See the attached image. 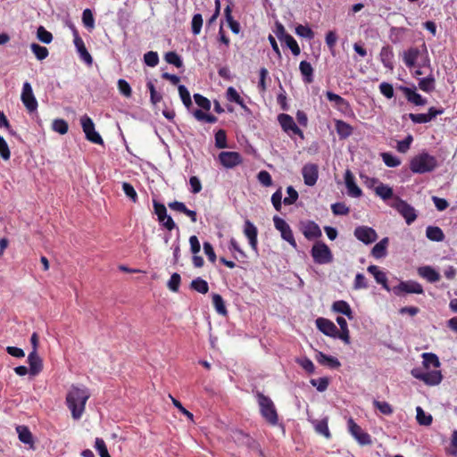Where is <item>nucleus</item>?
Returning <instances> with one entry per match:
<instances>
[{
    "mask_svg": "<svg viewBox=\"0 0 457 457\" xmlns=\"http://www.w3.org/2000/svg\"><path fill=\"white\" fill-rule=\"evenodd\" d=\"M89 397L90 393L85 386H71L66 395V404L74 420H79L82 417Z\"/></svg>",
    "mask_w": 457,
    "mask_h": 457,
    "instance_id": "obj_1",
    "label": "nucleus"
},
{
    "mask_svg": "<svg viewBox=\"0 0 457 457\" xmlns=\"http://www.w3.org/2000/svg\"><path fill=\"white\" fill-rule=\"evenodd\" d=\"M256 398L262 417L269 425L276 426L278 423V415L272 400L261 392L256 393Z\"/></svg>",
    "mask_w": 457,
    "mask_h": 457,
    "instance_id": "obj_2",
    "label": "nucleus"
},
{
    "mask_svg": "<svg viewBox=\"0 0 457 457\" xmlns=\"http://www.w3.org/2000/svg\"><path fill=\"white\" fill-rule=\"evenodd\" d=\"M436 167V158L425 152L415 155L410 162V169L413 173L424 174L434 170Z\"/></svg>",
    "mask_w": 457,
    "mask_h": 457,
    "instance_id": "obj_3",
    "label": "nucleus"
},
{
    "mask_svg": "<svg viewBox=\"0 0 457 457\" xmlns=\"http://www.w3.org/2000/svg\"><path fill=\"white\" fill-rule=\"evenodd\" d=\"M311 254L314 262L318 264H328L333 261L331 250L321 241H318L312 245Z\"/></svg>",
    "mask_w": 457,
    "mask_h": 457,
    "instance_id": "obj_4",
    "label": "nucleus"
},
{
    "mask_svg": "<svg viewBox=\"0 0 457 457\" xmlns=\"http://www.w3.org/2000/svg\"><path fill=\"white\" fill-rule=\"evenodd\" d=\"M390 206L395 209L405 220L408 225H411L417 219V213L414 207L399 196H395Z\"/></svg>",
    "mask_w": 457,
    "mask_h": 457,
    "instance_id": "obj_5",
    "label": "nucleus"
},
{
    "mask_svg": "<svg viewBox=\"0 0 457 457\" xmlns=\"http://www.w3.org/2000/svg\"><path fill=\"white\" fill-rule=\"evenodd\" d=\"M80 124L83 129V132L85 133L86 138L90 141L91 143L97 144V145H103L104 140L100 134L96 131L95 129V124L93 122V120L87 116L83 115L80 118Z\"/></svg>",
    "mask_w": 457,
    "mask_h": 457,
    "instance_id": "obj_6",
    "label": "nucleus"
},
{
    "mask_svg": "<svg viewBox=\"0 0 457 457\" xmlns=\"http://www.w3.org/2000/svg\"><path fill=\"white\" fill-rule=\"evenodd\" d=\"M411 374L415 378L423 381L428 386H436L440 384L443 379L442 373L438 370L430 371L412 370Z\"/></svg>",
    "mask_w": 457,
    "mask_h": 457,
    "instance_id": "obj_7",
    "label": "nucleus"
},
{
    "mask_svg": "<svg viewBox=\"0 0 457 457\" xmlns=\"http://www.w3.org/2000/svg\"><path fill=\"white\" fill-rule=\"evenodd\" d=\"M347 428L349 433L360 445H368L372 443L370 436L367 432L363 431L353 418H349L347 420Z\"/></svg>",
    "mask_w": 457,
    "mask_h": 457,
    "instance_id": "obj_8",
    "label": "nucleus"
},
{
    "mask_svg": "<svg viewBox=\"0 0 457 457\" xmlns=\"http://www.w3.org/2000/svg\"><path fill=\"white\" fill-rule=\"evenodd\" d=\"M273 222L276 229L280 232L281 237L285 241H287L291 246L296 248L297 244L294 237V234L290 226L282 218L278 216L273 217Z\"/></svg>",
    "mask_w": 457,
    "mask_h": 457,
    "instance_id": "obj_9",
    "label": "nucleus"
},
{
    "mask_svg": "<svg viewBox=\"0 0 457 457\" xmlns=\"http://www.w3.org/2000/svg\"><path fill=\"white\" fill-rule=\"evenodd\" d=\"M278 121L281 126L282 129L287 133H293L294 135L299 136L301 139L304 138L303 132L295 124L292 116L287 113H280L278 115Z\"/></svg>",
    "mask_w": 457,
    "mask_h": 457,
    "instance_id": "obj_10",
    "label": "nucleus"
},
{
    "mask_svg": "<svg viewBox=\"0 0 457 457\" xmlns=\"http://www.w3.org/2000/svg\"><path fill=\"white\" fill-rule=\"evenodd\" d=\"M154 213L158 217V220L162 226L169 231L173 230L176 228V224L172 218L167 214V209L163 204L154 200L153 202Z\"/></svg>",
    "mask_w": 457,
    "mask_h": 457,
    "instance_id": "obj_11",
    "label": "nucleus"
},
{
    "mask_svg": "<svg viewBox=\"0 0 457 457\" xmlns=\"http://www.w3.org/2000/svg\"><path fill=\"white\" fill-rule=\"evenodd\" d=\"M218 160L226 169H233L243 162V157L237 152H220Z\"/></svg>",
    "mask_w": 457,
    "mask_h": 457,
    "instance_id": "obj_12",
    "label": "nucleus"
},
{
    "mask_svg": "<svg viewBox=\"0 0 457 457\" xmlns=\"http://www.w3.org/2000/svg\"><path fill=\"white\" fill-rule=\"evenodd\" d=\"M21 99L29 112H34L37 108V101L34 96L32 87L29 82L23 84Z\"/></svg>",
    "mask_w": 457,
    "mask_h": 457,
    "instance_id": "obj_13",
    "label": "nucleus"
},
{
    "mask_svg": "<svg viewBox=\"0 0 457 457\" xmlns=\"http://www.w3.org/2000/svg\"><path fill=\"white\" fill-rule=\"evenodd\" d=\"M394 292L397 295H401L403 293L406 294H418L421 295L424 293L422 286L416 281H402L394 288Z\"/></svg>",
    "mask_w": 457,
    "mask_h": 457,
    "instance_id": "obj_14",
    "label": "nucleus"
},
{
    "mask_svg": "<svg viewBox=\"0 0 457 457\" xmlns=\"http://www.w3.org/2000/svg\"><path fill=\"white\" fill-rule=\"evenodd\" d=\"M300 229L308 240L317 239L322 236L320 228L313 220L301 221Z\"/></svg>",
    "mask_w": 457,
    "mask_h": 457,
    "instance_id": "obj_15",
    "label": "nucleus"
},
{
    "mask_svg": "<svg viewBox=\"0 0 457 457\" xmlns=\"http://www.w3.org/2000/svg\"><path fill=\"white\" fill-rule=\"evenodd\" d=\"M302 175L304 184L312 187L316 184L319 178V167L315 163H307L302 169Z\"/></svg>",
    "mask_w": 457,
    "mask_h": 457,
    "instance_id": "obj_16",
    "label": "nucleus"
},
{
    "mask_svg": "<svg viewBox=\"0 0 457 457\" xmlns=\"http://www.w3.org/2000/svg\"><path fill=\"white\" fill-rule=\"evenodd\" d=\"M354 236L362 243L369 245L377 240L378 235L376 231L370 227L360 226L354 229Z\"/></svg>",
    "mask_w": 457,
    "mask_h": 457,
    "instance_id": "obj_17",
    "label": "nucleus"
},
{
    "mask_svg": "<svg viewBox=\"0 0 457 457\" xmlns=\"http://www.w3.org/2000/svg\"><path fill=\"white\" fill-rule=\"evenodd\" d=\"M399 89L403 93L409 103H411L416 106H423L427 104V99L417 92L416 87L411 88L401 86Z\"/></svg>",
    "mask_w": 457,
    "mask_h": 457,
    "instance_id": "obj_18",
    "label": "nucleus"
},
{
    "mask_svg": "<svg viewBox=\"0 0 457 457\" xmlns=\"http://www.w3.org/2000/svg\"><path fill=\"white\" fill-rule=\"evenodd\" d=\"M244 234L247 237L249 241V245L251 248L257 252L258 251V229L255 225L251 222L249 220L245 221L244 225Z\"/></svg>",
    "mask_w": 457,
    "mask_h": 457,
    "instance_id": "obj_19",
    "label": "nucleus"
},
{
    "mask_svg": "<svg viewBox=\"0 0 457 457\" xmlns=\"http://www.w3.org/2000/svg\"><path fill=\"white\" fill-rule=\"evenodd\" d=\"M74 35V45L77 48V51L79 54L80 58L87 64L91 65L93 62V58L91 54L87 50L83 39L79 37L77 29H73Z\"/></svg>",
    "mask_w": 457,
    "mask_h": 457,
    "instance_id": "obj_20",
    "label": "nucleus"
},
{
    "mask_svg": "<svg viewBox=\"0 0 457 457\" xmlns=\"http://www.w3.org/2000/svg\"><path fill=\"white\" fill-rule=\"evenodd\" d=\"M345 182L347 188V193L352 197H360L362 195L361 189L357 186L354 180V176L350 170L345 173Z\"/></svg>",
    "mask_w": 457,
    "mask_h": 457,
    "instance_id": "obj_21",
    "label": "nucleus"
},
{
    "mask_svg": "<svg viewBox=\"0 0 457 457\" xmlns=\"http://www.w3.org/2000/svg\"><path fill=\"white\" fill-rule=\"evenodd\" d=\"M316 326L326 336L334 337L337 334V326L328 319L318 318L316 320Z\"/></svg>",
    "mask_w": 457,
    "mask_h": 457,
    "instance_id": "obj_22",
    "label": "nucleus"
},
{
    "mask_svg": "<svg viewBox=\"0 0 457 457\" xmlns=\"http://www.w3.org/2000/svg\"><path fill=\"white\" fill-rule=\"evenodd\" d=\"M28 363L29 365V374L37 376L43 370V361L37 354V352L31 351L28 356Z\"/></svg>",
    "mask_w": 457,
    "mask_h": 457,
    "instance_id": "obj_23",
    "label": "nucleus"
},
{
    "mask_svg": "<svg viewBox=\"0 0 457 457\" xmlns=\"http://www.w3.org/2000/svg\"><path fill=\"white\" fill-rule=\"evenodd\" d=\"M326 97L329 102H333L335 107L341 112H345L350 109L348 101L334 92L327 91Z\"/></svg>",
    "mask_w": 457,
    "mask_h": 457,
    "instance_id": "obj_24",
    "label": "nucleus"
},
{
    "mask_svg": "<svg viewBox=\"0 0 457 457\" xmlns=\"http://www.w3.org/2000/svg\"><path fill=\"white\" fill-rule=\"evenodd\" d=\"M418 273L420 277L427 279L429 283L437 282L441 278L439 272H437L431 266H423L419 268Z\"/></svg>",
    "mask_w": 457,
    "mask_h": 457,
    "instance_id": "obj_25",
    "label": "nucleus"
},
{
    "mask_svg": "<svg viewBox=\"0 0 457 457\" xmlns=\"http://www.w3.org/2000/svg\"><path fill=\"white\" fill-rule=\"evenodd\" d=\"M335 127L340 139L349 137L353 132V128L349 123L342 120H336Z\"/></svg>",
    "mask_w": 457,
    "mask_h": 457,
    "instance_id": "obj_26",
    "label": "nucleus"
},
{
    "mask_svg": "<svg viewBox=\"0 0 457 457\" xmlns=\"http://www.w3.org/2000/svg\"><path fill=\"white\" fill-rule=\"evenodd\" d=\"M332 311L337 313L345 315L349 320L353 319V313L349 303L344 300L334 302L332 304Z\"/></svg>",
    "mask_w": 457,
    "mask_h": 457,
    "instance_id": "obj_27",
    "label": "nucleus"
},
{
    "mask_svg": "<svg viewBox=\"0 0 457 457\" xmlns=\"http://www.w3.org/2000/svg\"><path fill=\"white\" fill-rule=\"evenodd\" d=\"M316 360L320 364L327 365L332 369H337L341 366L340 361L336 357L327 355L322 352L317 353Z\"/></svg>",
    "mask_w": 457,
    "mask_h": 457,
    "instance_id": "obj_28",
    "label": "nucleus"
},
{
    "mask_svg": "<svg viewBox=\"0 0 457 457\" xmlns=\"http://www.w3.org/2000/svg\"><path fill=\"white\" fill-rule=\"evenodd\" d=\"M367 270L374 276L378 284L382 285L384 288L389 290L387 286V278L385 272L381 271L376 265H370Z\"/></svg>",
    "mask_w": 457,
    "mask_h": 457,
    "instance_id": "obj_29",
    "label": "nucleus"
},
{
    "mask_svg": "<svg viewBox=\"0 0 457 457\" xmlns=\"http://www.w3.org/2000/svg\"><path fill=\"white\" fill-rule=\"evenodd\" d=\"M419 88L425 93H431L436 88V79L433 74L419 79Z\"/></svg>",
    "mask_w": 457,
    "mask_h": 457,
    "instance_id": "obj_30",
    "label": "nucleus"
},
{
    "mask_svg": "<svg viewBox=\"0 0 457 457\" xmlns=\"http://www.w3.org/2000/svg\"><path fill=\"white\" fill-rule=\"evenodd\" d=\"M375 194L379 196L382 200L386 201L395 196L394 195V191L391 187L388 185L378 183L377 187L374 188Z\"/></svg>",
    "mask_w": 457,
    "mask_h": 457,
    "instance_id": "obj_31",
    "label": "nucleus"
},
{
    "mask_svg": "<svg viewBox=\"0 0 457 457\" xmlns=\"http://www.w3.org/2000/svg\"><path fill=\"white\" fill-rule=\"evenodd\" d=\"M299 70L305 83L310 84L313 81V68L307 61H302L299 64Z\"/></svg>",
    "mask_w": 457,
    "mask_h": 457,
    "instance_id": "obj_32",
    "label": "nucleus"
},
{
    "mask_svg": "<svg viewBox=\"0 0 457 457\" xmlns=\"http://www.w3.org/2000/svg\"><path fill=\"white\" fill-rule=\"evenodd\" d=\"M380 61L383 63V65L392 70L394 68L393 66V58H394V53L390 46H383L380 50Z\"/></svg>",
    "mask_w": 457,
    "mask_h": 457,
    "instance_id": "obj_33",
    "label": "nucleus"
},
{
    "mask_svg": "<svg viewBox=\"0 0 457 457\" xmlns=\"http://www.w3.org/2000/svg\"><path fill=\"white\" fill-rule=\"evenodd\" d=\"M420 52L417 47H411L403 53V62L408 68H412Z\"/></svg>",
    "mask_w": 457,
    "mask_h": 457,
    "instance_id": "obj_34",
    "label": "nucleus"
},
{
    "mask_svg": "<svg viewBox=\"0 0 457 457\" xmlns=\"http://www.w3.org/2000/svg\"><path fill=\"white\" fill-rule=\"evenodd\" d=\"M426 237L434 242H442L445 237L444 231L437 226H428L426 229Z\"/></svg>",
    "mask_w": 457,
    "mask_h": 457,
    "instance_id": "obj_35",
    "label": "nucleus"
},
{
    "mask_svg": "<svg viewBox=\"0 0 457 457\" xmlns=\"http://www.w3.org/2000/svg\"><path fill=\"white\" fill-rule=\"evenodd\" d=\"M388 245V238L385 237L377 243L371 251L373 257L379 259L386 255V247Z\"/></svg>",
    "mask_w": 457,
    "mask_h": 457,
    "instance_id": "obj_36",
    "label": "nucleus"
},
{
    "mask_svg": "<svg viewBox=\"0 0 457 457\" xmlns=\"http://www.w3.org/2000/svg\"><path fill=\"white\" fill-rule=\"evenodd\" d=\"M193 116L198 121L207 122V123H216L218 121V118L211 113H207L201 109H196L193 112Z\"/></svg>",
    "mask_w": 457,
    "mask_h": 457,
    "instance_id": "obj_37",
    "label": "nucleus"
},
{
    "mask_svg": "<svg viewBox=\"0 0 457 457\" xmlns=\"http://www.w3.org/2000/svg\"><path fill=\"white\" fill-rule=\"evenodd\" d=\"M212 304L216 312L223 316H226L228 314V310L225 305V302L222 298V296L219 294H212Z\"/></svg>",
    "mask_w": 457,
    "mask_h": 457,
    "instance_id": "obj_38",
    "label": "nucleus"
},
{
    "mask_svg": "<svg viewBox=\"0 0 457 457\" xmlns=\"http://www.w3.org/2000/svg\"><path fill=\"white\" fill-rule=\"evenodd\" d=\"M227 99L229 102L237 104L245 110L247 109V106L245 104L243 98L240 96L238 92L233 87H229L227 89Z\"/></svg>",
    "mask_w": 457,
    "mask_h": 457,
    "instance_id": "obj_39",
    "label": "nucleus"
},
{
    "mask_svg": "<svg viewBox=\"0 0 457 457\" xmlns=\"http://www.w3.org/2000/svg\"><path fill=\"white\" fill-rule=\"evenodd\" d=\"M190 288L201 294H207L209 291V285L207 281L201 278H196L191 281Z\"/></svg>",
    "mask_w": 457,
    "mask_h": 457,
    "instance_id": "obj_40",
    "label": "nucleus"
},
{
    "mask_svg": "<svg viewBox=\"0 0 457 457\" xmlns=\"http://www.w3.org/2000/svg\"><path fill=\"white\" fill-rule=\"evenodd\" d=\"M30 49L39 61H43L49 54L48 49L46 46H42L37 43H32L30 45Z\"/></svg>",
    "mask_w": 457,
    "mask_h": 457,
    "instance_id": "obj_41",
    "label": "nucleus"
},
{
    "mask_svg": "<svg viewBox=\"0 0 457 457\" xmlns=\"http://www.w3.org/2000/svg\"><path fill=\"white\" fill-rule=\"evenodd\" d=\"M423 358V364L426 368H428L429 366H433L435 368L440 367V361L438 357L432 353H424L422 354Z\"/></svg>",
    "mask_w": 457,
    "mask_h": 457,
    "instance_id": "obj_42",
    "label": "nucleus"
},
{
    "mask_svg": "<svg viewBox=\"0 0 457 457\" xmlns=\"http://www.w3.org/2000/svg\"><path fill=\"white\" fill-rule=\"evenodd\" d=\"M215 146L218 149H224L228 147L227 143V133L224 129H219L214 136Z\"/></svg>",
    "mask_w": 457,
    "mask_h": 457,
    "instance_id": "obj_43",
    "label": "nucleus"
},
{
    "mask_svg": "<svg viewBox=\"0 0 457 457\" xmlns=\"http://www.w3.org/2000/svg\"><path fill=\"white\" fill-rule=\"evenodd\" d=\"M17 431L19 434V439L24 444H32L33 436L31 432L27 427L20 426L17 428Z\"/></svg>",
    "mask_w": 457,
    "mask_h": 457,
    "instance_id": "obj_44",
    "label": "nucleus"
},
{
    "mask_svg": "<svg viewBox=\"0 0 457 457\" xmlns=\"http://www.w3.org/2000/svg\"><path fill=\"white\" fill-rule=\"evenodd\" d=\"M416 419L420 425L428 426L432 423V416L430 414H426L423 409L420 406L416 408Z\"/></svg>",
    "mask_w": 457,
    "mask_h": 457,
    "instance_id": "obj_45",
    "label": "nucleus"
},
{
    "mask_svg": "<svg viewBox=\"0 0 457 457\" xmlns=\"http://www.w3.org/2000/svg\"><path fill=\"white\" fill-rule=\"evenodd\" d=\"M164 59L168 63L172 64L177 68H180L183 66V62L180 56L176 52L170 51L166 53L164 55Z\"/></svg>",
    "mask_w": 457,
    "mask_h": 457,
    "instance_id": "obj_46",
    "label": "nucleus"
},
{
    "mask_svg": "<svg viewBox=\"0 0 457 457\" xmlns=\"http://www.w3.org/2000/svg\"><path fill=\"white\" fill-rule=\"evenodd\" d=\"M178 89L182 103L187 109H189L192 106V100L189 91L184 85H179Z\"/></svg>",
    "mask_w": 457,
    "mask_h": 457,
    "instance_id": "obj_47",
    "label": "nucleus"
},
{
    "mask_svg": "<svg viewBox=\"0 0 457 457\" xmlns=\"http://www.w3.org/2000/svg\"><path fill=\"white\" fill-rule=\"evenodd\" d=\"M52 129L54 131L64 135L68 132L69 125L66 120L62 119H56L53 121Z\"/></svg>",
    "mask_w": 457,
    "mask_h": 457,
    "instance_id": "obj_48",
    "label": "nucleus"
},
{
    "mask_svg": "<svg viewBox=\"0 0 457 457\" xmlns=\"http://www.w3.org/2000/svg\"><path fill=\"white\" fill-rule=\"evenodd\" d=\"M381 157L387 167L395 168L401 164L400 159L390 153H382Z\"/></svg>",
    "mask_w": 457,
    "mask_h": 457,
    "instance_id": "obj_49",
    "label": "nucleus"
},
{
    "mask_svg": "<svg viewBox=\"0 0 457 457\" xmlns=\"http://www.w3.org/2000/svg\"><path fill=\"white\" fill-rule=\"evenodd\" d=\"M315 430H316L317 433L324 436L328 439L331 437V434H330V431L328 429V420L327 419H323L321 420H319L317 422V424L315 425Z\"/></svg>",
    "mask_w": 457,
    "mask_h": 457,
    "instance_id": "obj_50",
    "label": "nucleus"
},
{
    "mask_svg": "<svg viewBox=\"0 0 457 457\" xmlns=\"http://www.w3.org/2000/svg\"><path fill=\"white\" fill-rule=\"evenodd\" d=\"M194 99H195V104L201 108L202 111H210L211 107H212V104H211V101L200 95V94H195L194 95Z\"/></svg>",
    "mask_w": 457,
    "mask_h": 457,
    "instance_id": "obj_51",
    "label": "nucleus"
},
{
    "mask_svg": "<svg viewBox=\"0 0 457 457\" xmlns=\"http://www.w3.org/2000/svg\"><path fill=\"white\" fill-rule=\"evenodd\" d=\"M203 27V16L200 13H195L191 21L192 33L196 36L199 35Z\"/></svg>",
    "mask_w": 457,
    "mask_h": 457,
    "instance_id": "obj_52",
    "label": "nucleus"
},
{
    "mask_svg": "<svg viewBox=\"0 0 457 457\" xmlns=\"http://www.w3.org/2000/svg\"><path fill=\"white\" fill-rule=\"evenodd\" d=\"M94 447L98 452L100 457H111L108 453L106 444L103 438L96 437Z\"/></svg>",
    "mask_w": 457,
    "mask_h": 457,
    "instance_id": "obj_53",
    "label": "nucleus"
},
{
    "mask_svg": "<svg viewBox=\"0 0 457 457\" xmlns=\"http://www.w3.org/2000/svg\"><path fill=\"white\" fill-rule=\"evenodd\" d=\"M122 190L124 192V194L133 202V203H137V194L134 188V187L129 183V182H123L122 183Z\"/></svg>",
    "mask_w": 457,
    "mask_h": 457,
    "instance_id": "obj_54",
    "label": "nucleus"
},
{
    "mask_svg": "<svg viewBox=\"0 0 457 457\" xmlns=\"http://www.w3.org/2000/svg\"><path fill=\"white\" fill-rule=\"evenodd\" d=\"M373 405L382 414H385V415H391L394 411L392 406L387 402H381V401L374 400Z\"/></svg>",
    "mask_w": 457,
    "mask_h": 457,
    "instance_id": "obj_55",
    "label": "nucleus"
},
{
    "mask_svg": "<svg viewBox=\"0 0 457 457\" xmlns=\"http://www.w3.org/2000/svg\"><path fill=\"white\" fill-rule=\"evenodd\" d=\"M82 22L89 29L95 27V19L90 9H85L82 13Z\"/></svg>",
    "mask_w": 457,
    "mask_h": 457,
    "instance_id": "obj_56",
    "label": "nucleus"
},
{
    "mask_svg": "<svg viewBox=\"0 0 457 457\" xmlns=\"http://www.w3.org/2000/svg\"><path fill=\"white\" fill-rule=\"evenodd\" d=\"M120 93L125 97H130L132 96V89L127 80L120 79L117 83Z\"/></svg>",
    "mask_w": 457,
    "mask_h": 457,
    "instance_id": "obj_57",
    "label": "nucleus"
},
{
    "mask_svg": "<svg viewBox=\"0 0 457 457\" xmlns=\"http://www.w3.org/2000/svg\"><path fill=\"white\" fill-rule=\"evenodd\" d=\"M287 46L291 50L292 54L295 56L299 55L301 53V49L296 42V40L291 36L286 37L283 40Z\"/></svg>",
    "mask_w": 457,
    "mask_h": 457,
    "instance_id": "obj_58",
    "label": "nucleus"
},
{
    "mask_svg": "<svg viewBox=\"0 0 457 457\" xmlns=\"http://www.w3.org/2000/svg\"><path fill=\"white\" fill-rule=\"evenodd\" d=\"M295 33L297 36L307 39H312L314 37V33L310 27L301 24L296 26Z\"/></svg>",
    "mask_w": 457,
    "mask_h": 457,
    "instance_id": "obj_59",
    "label": "nucleus"
},
{
    "mask_svg": "<svg viewBox=\"0 0 457 457\" xmlns=\"http://www.w3.org/2000/svg\"><path fill=\"white\" fill-rule=\"evenodd\" d=\"M287 193L288 194V196L283 199L284 204L291 205L295 204L299 196L298 192L292 186H289L287 187Z\"/></svg>",
    "mask_w": 457,
    "mask_h": 457,
    "instance_id": "obj_60",
    "label": "nucleus"
},
{
    "mask_svg": "<svg viewBox=\"0 0 457 457\" xmlns=\"http://www.w3.org/2000/svg\"><path fill=\"white\" fill-rule=\"evenodd\" d=\"M37 37L41 42L45 44H49L53 40L52 33L47 31L43 26H40L37 29Z\"/></svg>",
    "mask_w": 457,
    "mask_h": 457,
    "instance_id": "obj_61",
    "label": "nucleus"
},
{
    "mask_svg": "<svg viewBox=\"0 0 457 457\" xmlns=\"http://www.w3.org/2000/svg\"><path fill=\"white\" fill-rule=\"evenodd\" d=\"M311 384L317 388L319 392H324L329 384V379L326 377L320 378L318 379H311Z\"/></svg>",
    "mask_w": 457,
    "mask_h": 457,
    "instance_id": "obj_62",
    "label": "nucleus"
},
{
    "mask_svg": "<svg viewBox=\"0 0 457 457\" xmlns=\"http://www.w3.org/2000/svg\"><path fill=\"white\" fill-rule=\"evenodd\" d=\"M144 61L149 67H155L159 62V56L156 52L149 51L144 55Z\"/></svg>",
    "mask_w": 457,
    "mask_h": 457,
    "instance_id": "obj_63",
    "label": "nucleus"
},
{
    "mask_svg": "<svg viewBox=\"0 0 457 457\" xmlns=\"http://www.w3.org/2000/svg\"><path fill=\"white\" fill-rule=\"evenodd\" d=\"M181 278L179 273H173L168 281V288L172 292H178L180 285Z\"/></svg>",
    "mask_w": 457,
    "mask_h": 457,
    "instance_id": "obj_64",
    "label": "nucleus"
}]
</instances>
